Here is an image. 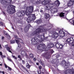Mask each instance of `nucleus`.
I'll list each match as a JSON object with an SVG mask.
<instances>
[{"mask_svg": "<svg viewBox=\"0 0 74 74\" xmlns=\"http://www.w3.org/2000/svg\"><path fill=\"white\" fill-rule=\"evenodd\" d=\"M63 45H61L60 44L59 48L60 49H62V48H63Z\"/></svg>", "mask_w": 74, "mask_h": 74, "instance_id": "c85d7f7f", "label": "nucleus"}, {"mask_svg": "<svg viewBox=\"0 0 74 74\" xmlns=\"http://www.w3.org/2000/svg\"><path fill=\"white\" fill-rule=\"evenodd\" d=\"M69 34V33H68V32H67V31H65V34Z\"/></svg>", "mask_w": 74, "mask_h": 74, "instance_id": "8fccbe9b", "label": "nucleus"}, {"mask_svg": "<svg viewBox=\"0 0 74 74\" xmlns=\"http://www.w3.org/2000/svg\"><path fill=\"white\" fill-rule=\"evenodd\" d=\"M39 70H41L42 69V66H39Z\"/></svg>", "mask_w": 74, "mask_h": 74, "instance_id": "79ce46f5", "label": "nucleus"}, {"mask_svg": "<svg viewBox=\"0 0 74 74\" xmlns=\"http://www.w3.org/2000/svg\"><path fill=\"white\" fill-rule=\"evenodd\" d=\"M21 54L23 56H27V55L26 54V52L24 51H21Z\"/></svg>", "mask_w": 74, "mask_h": 74, "instance_id": "a211bd4d", "label": "nucleus"}, {"mask_svg": "<svg viewBox=\"0 0 74 74\" xmlns=\"http://www.w3.org/2000/svg\"><path fill=\"white\" fill-rule=\"evenodd\" d=\"M8 51L9 52H10V53H12V51H11L10 50H8Z\"/></svg>", "mask_w": 74, "mask_h": 74, "instance_id": "603ef678", "label": "nucleus"}, {"mask_svg": "<svg viewBox=\"0 0 74 74\" xmlns=\"http://www.w3.org/2000/svg\"><path fill=\"white\" fill-rule=\"evenodd\" d=\"M18 40L19 41L21 42V43H22V42H23V41L21 39L19 38Z\"/></svg>", "mask_w": 74, "mask_h": 74, "instance_id": "7c9ffc66", "label": "nucleus"}, {"mask_svg": "<svg viewBox=\"0 0 74 74\" xmlns=\"http://www.w3.org/2000/svg\"><path fill=\"white\" fill-rule=\"evenodd\" d=\"M17 33L18 34H19V31L17 30Z\"/></svg>", "mask_w": 74, "mask_h": 74, "instance_id": "4d7b16f0", "label": "nucleus"}, {"mask_svg": "<svg viewBox=\"0 0 74 74\" xmlns=\"http://www.w3.org/2000/svg\"><path fill=\"white\" fill-rule=\"evenodd\" d=\"M60 45V44L57 43L56 44V47L57 48H59V45Z\"/></svg>", "mask_w": 74, "mask_h": 74, "instance_id": "bb28decb", "label": "nucleus"}, {"mask_svg": "<svg viewBox=\"0 0 74 74\" xmlns=\"http://www.w3.org/2000/svg\"><path fill=\"white\" fill-rule=\"evenodd\" d=\"M21 67H23V69H24L25 70H26V71H27V72L28 73H29V71L27 70V69L26 68H25V67L24 66H23L22 65H21Z\"/></svg>", "mask_w": 74, "mask_h": 74, "instance_id": "b1692460", "label": "nucleus"}, {"mask_svg": "<svg viewBox=\"0 0 74 74\" xmlns=\"http://www.w3.org/2000/svg\"><path fill=\"white\" fill-rule=\"evenodd\" d=\"M59 33H60V37H63L65 36V32L63 30H60L59 31Z\"/></svg>", "mask_w": 74, "mask_h": 74, "instance_id": "f8f14e48", "label": "nucleus"}, {"mask_svg": "<svg viewBox=\"0 0 74 74\" xmlns=\"http://www.w3.org/2000/svg\"><path fill=\"white\" fill-rule=\"evenodd\" d=\"M42 25H40V26H39V27H42Z\"/></svg>", "mask_w": 74, "mask_h": 74, "instance_id": "774afa93", "label": "nucleus"}, {"mask_svg": "<svg viewBox=\"0 0 74 74\" xmlns=\"http://www.w3.org/2000/svg\"><path fill=\"white\" fill-rule=\"evenodd\" d=\"M74 4V3L70 2V1H69L68 3V6H71V5H73Z\"/></svg>", "mask_w": 74, "mask_h": 74, "instance_id": "6ab92c4d", "label": "nucleus"}, {"mask_svg": "<svg viewBox=\"0 0 74 74\" xmlns=\"http://www.w3.org/2000/svg\"><path fill=\"white\" fill-rule=\"evenodd\" d=\"M3 33L4 34H5V35H6V36L8 37H9V39H11V37L10 36L9 34H8L7 32H6L5 31H3Z\"/></svg>", "mask_w": 74, "mask_h": 74, "instance_id": "f3484780", "label": "nucleus"}, {"mask_svg": "<svg viewBox=\"0 0 74 74\" xmlns=\"http://www.w3.org/2000/svg\"><path fill=\"white\" fill-rule=\"evenodd\" d=\"M2 73H3V74H5L4 72V71L2 72Z\"/></svg>", "mask_w": 74, "mask_h": 74, "instance_id": "e2e57ef3", "label": "nucleus"}, {"mask_svg": "<svg viewBox=\"0 0 74 74\" xmlns=\"http://www.w3.org/2000/svg\"><path fill=\"white\" fill-rule=\"evenodd\" d=\"M71 40H73V38H70L68 39L67 40H66V42L68 43L69 45H70L72 44V45L73 47H74V41H73Z\"/></svg>", "mask_w": 74, "mask_h": 74, "instance_id": "423d86ee", "label": "nucleus"}, {"mask_svg": "<svg viewBox=\"0 0 74 74\" xmlns=\"http://www.w3.org/2000/svg\"><path fill=\"white\" fill-rule=\"evenodd\" d=\"M18 58H19L21 60H22V58H21V56L20 55H19L18 57Z\"/></svg>", "mask_w": 74, "mask_h": 74, "instance_id": "72a5a7b5", "label": "nucleus"}, {"mask_svg": "<svg viewBox=\"0 0 74 74\" xmlns=\"http://www.w3.org/2000/svg\"><path fill=\"white\" fill-rule=\"evenodd\" d=\"M34 10V7L32 6H30L27 7L26 11L22 10L20 12H18L16 13V15L18 17L23 16H24L25 14L27 16H29L28 18L27 19V21L28 23H30L32 21H33L34 20L33 18H32L33 17H34L36 18V16L34 14H31L33 12Z\"/></svg>", "mask_w": 74, "mask_h": 74, "instance_id": "f257e3e1", "label": "nucleus"}, {"mask_svg": "<svg viewBox=\"0 0 74 74\" xmlns=\"http://www.w3.org/2000/svg\"><path fill=\"white\" fill-rule=\"evenodd\" d=\"M27 68V69H30V65H29V64H28V65L26 66Z\"/></svg>", "mask_w": 74, "mask_h": 74, "instance_id": "473e14b6", "label": "nucleus"}, {"mask_svg": "<svg viewBox=\"0 0 74 74\" xmlns=\"http://www.w3.org/2000/svg\"><path fill=\"white\" fill-rule=\"evenodd\" d=\"M7 59L9 60H10V58H9V57H8Z\"/></svg>", "mask_w": 74, "mask_h": 74, "instance_id": "680f3d73", "label": "nucleus"}, {"mask_svg": "<svg viewBox=\"0 0 74 74\" xmlns=\"http://www.w3.org/2000/svg\"><path fill=\"white\" fill-rule=\"evenodd\" d=\"M36 64H37V65H38V66H39V63H36Z\"/></svg>", "mask_w": 74, "mask_h": 74, "instance_id": "052dcab7", "label": "nucleus"}, {"mask_svg": "<svg viewBox=\"0 0 74 74\" xmlns=\"http://www.w3.org/2000/svg\"><path fill=\"white\" fill-rule=\"evenodd\" d=\"M50 51L51 53H53V50L51 49H50Z\"/></svg>", "mask_w": 74, "mask_h": 74, "instance_id": "e433bc0d", "label": "nucleus"}, {"mask_svg": "<svg viewBox=\"0 0 74 74\" xmlns=\"http://www.w3.org/2000/svg\"><path fill=\"white\" fill-rule=\"evenodd\" d=\"M29 56L30 58H34V55L33 54H30Z\"/></svg>", "mask_w": 74, "mask_h": 74, "instance_id": "cd10ccee", "label": "nucleus"}, {"mask_svg": "<svg viewBox=\"0 0 74 74\" xmlns=\"http://www.w3.org/2000/svg\"><path fill=\"white\" fill-rule=\"evenodd\" d=\"M4 64L5 65V68L7 69V68L8 67V66L7 64Z\"/></svg>", "mask_w": 74, "mask_h": 74, "instance_id": "a19ab883", "label": "nucleus"}, {"mask_svg": "<svg viewBox=\"0 0 74 74\" xmlns=\"http://www.w3.org/2000/svg\"><path fill=\"white\" fill-rule=\"evenodd\" d=\"M52 45H53V44H49L45 48V51H48V50H49L51 48L53 47V46H52Z\"/></svg>", "mask_w": 74, "mask_h": 74, "instance_id": "9d476101", "label": "nucleus"}, {"mask_svg": "<svg viewBox=\"0 0 74 74\" xmlns=\"http://www.w3.org/2000/svg\"><path fill=\"white\" fill-rule=\"evenodd\" d=\"M50 2H51V0H44L41 3L42 4L45 5L49 4Z\"/></svg>", "mask_w": 74, "mask_h": 74, "instance_id": "1a4fd4ad", "label": "nucleus"}, {"mask_svg": "<svg viewBox=\"0 0 74 74\" xmlns=\"http://www.w3.org/2000/svg\"><path fill=\"white\" fill-rule=\"evenodd\" d=\"M5 3H10L9 2H8V1H9V0H5Z\"/></svg>", "mask_w": 74, "mask_h": 74, "instance_id": "58836bf2", "label": "nucleus"}, {"mask_svg": "<svg viewBox=\"0 0 74 74\" xmlns=\"http://www.w3.org/2000/svg\"><path fill=\"white\" fill-rule=\"evenodd\" d=\"M4 36H2L1 40H4Z\"/></svg>", "mask_w": 74, "mask_h": 74, "instance_id": "a18cd8bd", "label": "nucleus"}, {"mask_svg": "<svg viewBox=\"0 0 74 74\" xmlns=\"http://www.w3.org/2000/svg\"><path fill=\"white\" fill-rule=\"evenodd\" d=\"M22 62H23V64H25V62L24 60H22Z\"/></svg>", "mask_w": 74, "mask_h": 74, "instance_id": "de8ad7c7", "label": "nucleus"}, {"mask_svg": "<svg viewBox=\"0 0 74 74\" xmlns=\"http://www.w3.org/2000/svg\"><path fill=\"white\" fill-rule=\"evenodd\" d=\"M40 12H43V10H41Z\"/></svg>", "mask_w": 74, "mask_h": 74, "instance_id": "13d9d810", "label": "nucleus"}, {"mask_svg": "<svg viewBox=\"0 0 74 74\" xmlns=\"http://www.w3.org/2000/svg\"><path fill=\"white\" fill-rule=\"evenodd\" d=\"M38 74H41V71H38Z\"/></svg>", "mask_w": 74, "mask_h": 74, "instance_id": "c03bdc74", "label": "nucleus"}, {"mask_svg": "<svg viewBox=\"0 0 74 74\" xmlns=\"http://www.w3.org/2000/svg\"><path fill=\"white\" fill-rule=\"evenodd\" d=\"M42 20L41 19H40L39 20H36L35 21L36 23H37V24H38V25H39V24L40 23H42Z\"/></svg>", "mask_w": 74, "mask_h": 74, "instance_id": "4468645a", "label": "nucleus"}, {"mask_svg": "<svg viewBox=\"0 0 74 74\" xmlns=\"http://www.w3.org/2000/svg\"><path fill=\"white\" fill-rule=\"evenodd\" d=\"M15 6L12 5V7L11 8V9L7 10V12H8V14H13L14 13H15L16 12L15 10Z\"/></svg>", "mask_w": 74, "mask_h": 74, "instance_id": "7ed1b4c3", "label": "nucleus"}, {"mask_svg": "<svg viewBox=\"0 0 74 74\" xmlns=\"http://www.w3.org/2000/svg\"><path fill=\"white\" fill-rule=\"evenodd\" d=\"M15 43V41L14 40H12L10 41L11 44H14Z\"/></svg>", "mask_w": 74, "mask_h": 74, "instance_id": "2f4dec72", "label": "nucleus"}, {"mask_svg": "<svg viewBox=\"0 0 74 74\" xmlns=\"http://www.w3.org/2000/svg\"><path fill=\"white\" fill-rule=\"evenodd\" d=\"M64 13H63L62 12H61L60 14V17H63V16H64Z\"/></svg>", "mask_w": 74, "mask_h": 74, "instance_id": "5701e85b", "label": "nucleus"}, {"mask_svg": "<svg viewBox=\"0 0 74 74\" xmlns=\"http://www.w3.org/2000/svg\"><path fill=\"white\" fill-rule=\"evenodd\" d=\"M15 40L16 43L17 44L18 47H21V45L20 44L18 43H19V41L16 39H15Z\"/></svg>", "mask_w": 74, "mask_h": 74, "instance_id": "4be33fe9", "label": "nucleus"}, {"mask_svg": "<svg viewBox=\"0 0 74 74\" xmlns=\"http://www.w3.org/2000/svg\"><path fill=\"white\" fill-rule=\"evenodd\" d=\"M66 19V20H67V21H68V22H69V23H70V24H72V23H73V20L71 19L69 20V19H67V18H65Z\"/></svg>", "mask_w": 74, "mask_h": 74, "instance_id": "aec40b11", "label": "nucleus"}, {"mask_svg": "<svg viewBox=\"0 0 74 74\" xmlns=\"http://www.w3.org/2000/svg\"><path fill=\"white\" fill-rule=\"evenodd\" d=\"M65 74H74V70L73 69H69L65 71Z\"/></svg>", "mask_w": 74, "mask_h": 74, "instance_id": "6e6552de", "label": "nucleus"}, {"mask_svg": "<svg viewBox=\"0 0 74 74\" xmlns=\"http://www.w3.org/2000/svg\"><path fill=\"white\" fill-rule=\"evenodd\" d=\"M43 29L40 28H38L36 29V31H34L31 34V36H33L34 35H38V34L43 32Z\"/></svg>", "mask_w": 74, "mask_h": 74, "instance_id": "f03ea898", "label": "nucleus"}, {"mask_svg": "<svg viewBox=\"0 0 74 74\" xmlns=\"http://www.w3.org/2000/svg\"><path fill=\"white\" fill-rule=\"evenodd\" d=\"M57 10L56 8H52L51 10V12L52 14H55L56 12V10Z\"/></svg>", "mask_w": 74, "mask_h": 74, "instance_id": "2eb2a0df", "label": "nucleus"}, {"mask_svg": "<svg viewBox=\"0 0 74 74\" xmlns=\"http://www.w3.org/2000/svg\"><path fill=\"white\" fill-rule=\"evenodd\" d=\"M2 12L3 14H4V15L5 14V12L3 11H2Z\"/></svg>", "mask_w": 74, "mask_h": 74, "instance_id": "5fc2aeb1", "label": "nucleus"}, {"mask_svg": "<svg viewBox=\"0 0 74 74\" xmlns=\"http://www.w3.org/2000/svg\"><path fill=\"white\" fill-rule=\"evenodd\" d=\"M69 1L74 3V0H70Z\"/></svg>", "mask_w": 74, "mask_h": 74, "instance_id": "37998d69", "label": "nucleus"}, {"mask_svg": "<svg viewBox=\"0 0 74 74\" xmlns=\"http://www.w3.org/2000/svg\"><path fill=\"white\" fill-rule=\"evenodd\" d=\"M65 12H67V14H68V11H65Z\"/></svg>", "mask_w": 74, "mask_h": 74, "instance_id": "338daca9", "label": "nucleus"}, {"mask_svg": "<svg viewBox=\"0 0 74 74\" xmlns=\"http://www.w3.org/2000/svg\"><path fill=\"white\" fill-rule=\"evenodd\" d=\"M1 58H2V59H3V58H5V57H6L5 55H2L1 56Z\"/></svg>", "mask_w": 74, "mask_h": 74, "instance_id": "ea45409f", "label": "nucleus"}, {"mask_svg": "<svg viewBox=\"0 0 74 74\" xmlns=\"http://www.w3.org/2000/svg\"><path fill=\"white\" fill-rule=\"evenodd\" d=\"M45 16L46 19H47L48 18H49L50 16V15L49 14H45Z\"/></svg>", "mask_w": 74, "mask_h": 74, "instance_id": "412c9836", "label": "nucleus"}, {"mask_svg": "<svg viewBox=\"0 0 74 74\" xmlns=\"http://www.w3.org/2000/svg\"><path fill=\"white\" fill-rule=\"evenodd\" d=\"M58 57H59V56H56V58H58Z\"/></svg>", "mask_w": 74, "mask_h": 74, "instance_id": "bf43d9fd", "label": "nucleus"}, {"mask_svg": "<svg viewBox=\"0 0 74 74\" xmlns=\"http://www.w3.org/2000/svg\"><path fill=\"white\" fill-rule=\"evenodd\" d=\"M31 26L30 24L27 25L25 28V30L28 31V30H29V28H30Z\"/></svg>", "mask_w": 74, "mask_h": 74, "instance_id": "dca6fc26", "label": "nucleus"}, {"mask_svg": "<svg viewBox=\"0 0 74 74\" xmlns=\"http://www.w3.org/2000/svg\"><path fill=\"white\" fill-rule=\"evenodd\" d=\"M0 24L2 26H4V25H5L4 23L1 21L0 22Z\"/></svg>", "mask_w": 74, "mask_h": 74, "instance_id": "c756f323", "label": "nucleus"}, {"mask_svg": "<svg viewBox=\"0 0 74 74\" xmlns=\"http://www.w3.org/2000/svg\"><path fill=\"white\" fill-rule=\"evenodd\" d=\"M3 55V53H2V52L1 51L0 52V55H1V56H2Z\"/></svg>", "mask_w": 74, "mask_h": 74, "instance_id": "09e8293b", "label": "nucleus"}, {"mask_svg": "<svg viewBox=\"0 0 74 74\" xmlns=\"http://www.w3.org/2000/svg\"><path fill=\"white\" fill-rule=\"evenodd\" d=\"M2 49V47H1V45L0 43V49Z\"/></svg>", "mask_w": 74, "mask_h": 74, "instance_id": "3c124183", "label": "nucleus"}, {"mask_svg": "<svg viewBox=\"0 0 74 74\" xmlns=\"http://www.w3.org/2000/svg\"><path fill=\"white\" fill-rule=\"evenodd\" d=\"M8 69H9V70H10V71H11L12 70V69H11V68L10 67H9V66L8 67Z\"/></svg>", "mask_w": 74, "mask_h": 74, "instance_id": "49530a36", "label": "nucleus"}, {"mask_svg": "<svg viewBox=\"0 0 74 74\" xmlns=\"http://www.w3.org/2000/svg\"><path fill=\"white\" fill-rule=\"evenodd\" d=\"M14 37L15 38H16V39H17V40H18L19 39L18 38H18L17 35H15L14 36Z\"/></svg>", "mask_w": 74, "mask_h": 74, "instance_id": "f704fd0d", "label": "nucleus"}, {"mask_svg": "<svg viewBox=\"0 0 74 74\" xmlns=\"http://www.w3.org/2000/svg\"><path fill=\"white\" fill-rule=\"evenodd\" d=\"M46 9L47 10H50L51 8V6H50V5H49L48 6H46Z\"/></svg>", "mask_w": 74, "mask_h": 74, "instance_id": "393cba45", "label": "nucleus"}, {"mask_svg": "<svg viewBox=\"0 0 74 74\" xmlns=\"http://www.w3.org/2000/svg\"><path fill=\"white\" fill-rule=\"evenodd\" d=\"M53 35L54 36L53 38L55 39L57 38V37L59 36V34H58V33H57L56 32H54Z\"/></svg>", "mask_w": 74, "mask_h": 74, "instance_id": "ddd939ff", "label": "nucleus"}, {"mask_svg": "<svg viewBox=\"0 0 74 74\" xmlns=\"http://www.w3.org/2000/svg\"><path fill=\"white\" fill-rule=\"evenodd\" d=\"M36 60H37V59H36V58H34V61H36Z\"/></svg>", "mask_w": 74, "mask_h": 74, "instance_id": "864d4df0", "label": "nucleus"}, {"mask_svg": "<svg viewBox=\"0 0 74 74\" xmlns=\"http://www.w3.org/2000/svg\"><path fill=\"white\" fill-rule=\"evenodd\" d=\"M48 52H47L46 53H45L42 55V56L43 57V58H45L46 59H49V55L48 54Z\"/></svg>", "mask_w": 74, "mask_h": 74, "instance_id": "9b49d317", "label": "nucleus"}, {"mask_svg": "<svg viewBox=\"0 0 74 74\" xmlns=\"http://www.w3.org/2000/svg\"><path fill=\"white\" fill-rule=\"evenodd\" d=\"M38 47L39 49L41 51V50H42V49H45V45L42 43H41L38 46Z\"/></svg>", "mask_w": 74, "mask_h": 74, "instance_id": "0eeeda50", "label": "nucleus"}, {"mask_svg": "<svg viewBox=\"0 0 74 74\" xmlns=\"http://www.w3.org/2000/svg\"><path fill=\"white\" fill-rule=\"evenodd\" d=\"M31 40L32 43L33 45L38 44L40 42V40L36 37L33 38Z\"/></svg>", "mask_w": 74, "mask_h": 74, "instance_id": "20e7f679", "label": "nucleus"}, {"mask_svg": "<svg viewBox=\"0 0 74 74\" xmlns=\"http://www.w3.org/2000/svg\"><path fill=\"white\" fill-rule=\"evenodd\" d=\"M61 64H62L63 66H64V64H65V60H63L62 61L61 63Z\"/></svg>", "mask_w": 74, "mask_h": 74, "instance_id": "a878e982", "label": "nucleus"}, {"mask_svg": "<svg viewBox=\"0 0 74 74\" xmlns=\"http://www.w3.org/2000/svg\"><path fill=\"white\" fill-rule=\"evenodd\" d=\"M6 48L7 50L8 51L9 50H10V47H5Z\"/></svg>", "mask_w": 74, "mask_h": 74, "instance_id": "c9c22d12", "label": "nucleus"}, {"mask_svg": "<svg viewBox=\"0 0 74 74\" xmlns=\"http://www.w3.org/2000/svg\"><path fill=\"white\" fill-rule=\"evenodd\" d=\"M9 0L10 3L12 2V0Z\"/></svg>", "mask_w": 74, "mask_h": 74, "instance_id": "0e129e2a", "label": "nucleus"}, {"mask_svg": "<svg viewBox=\"0 0 74 74\" xmlns=\"http://www.w3.org/2000/svg\"><path fill=\"white\" fill-rule=\"evenodd\" d=\"M0 66H3V64H0Z\"/></svg>", "mask_w": 74, "mask_h": 74, "instance_id": "69168bd1", "label": "nucleus"}, {"mask_svg": "<svg viewBox=\"0 0 74 74\" xmlns=\"http://www.w3.org/2000/svg\"><path fill=\"white\" fill-rule=\"evenodd\" d=\"M12 57L13 58H14V59H17V58H16V57H15V56H12Z\"/></svg>", "mask_w": 74, "mask_h": 74, "instance_id": "4c0bfd02", "label": "nucleus"}, {"mask_svg": "<svg viewBox=\"0 0 74 74\" xmlns=\"http://www.w3.org/2000/svg\"><path fill=\"white\" fill-rule=\"evenodd\" d=\"M9 60V61H10V62H12V60H11V59H10Z\"/></svg>", "mask_w": 74, "mask_h": 74, "instance_id": "6e6d98bb", "label": "nucleus"}, {"mask_svg": "<svg viewBox=\"0 0 74 74\" xmlns=\"http://www.w3.org/2000/svg\"><path fill=\"white\" fill-rule=\"evenodd\" d=\"M60 4V2H59V1L58 0L56 1L53 4H50L49 5L51 8H52V7H53L54 6H56V7H58L59 6Z\"/></svg>", "mask_w": 74, "mask_h": 74, "instance_id": "39448f33", "label": "nucleus"}]
</instances>
